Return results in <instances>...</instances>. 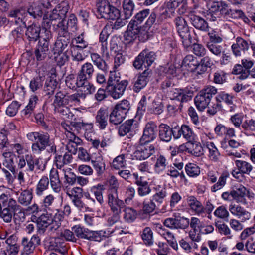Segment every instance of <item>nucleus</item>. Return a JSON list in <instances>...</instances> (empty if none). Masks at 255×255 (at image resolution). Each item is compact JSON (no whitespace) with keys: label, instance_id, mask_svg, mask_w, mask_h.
Listing matches in <instances>:
<instances>
[{"label":"nucleus","instance_id":"obj_1","mask_svg":"<svg viewBox=\"0 0 255 255\" xmlns=\"http://www.w3.org/2000/svg\"><path fill=\"white\" fill-rule=\"evenodd\" d=\"M27 137L33 142L31 150L34 154H40L45 150L52 139L48 133L43 131L30 132L27 134Z\"/></svg>","mask_w":255,"mask_h":255},{"label":"nucleus","instance_id":"obj_2","mask_svg":"<svg viewBox=\"0 0 255 255\" xmlns=\"http://www.w3.org/2000/svg\"><path fill=\"white\" fill-rule=\"evenodd\" d=\"M190 88H176L171 90L169 93L171 99L176 100L180 102L178 109L174 105H168L167 109L169 111H174L179 109L181 110L183 105V103L187 102L191 100L193 96V91Z\"/></svg>","mask_w":255,"mask_h":255},{"label":"nucleus","instance_id":"obj_3","mask_svg":"<svg viewBox=\"0 0 255 255\" xmlns=\"http://www.w3.org/2000/svg\"><path fill=\"white\" fill-rule=\"evenodd\" d=\"M128 83L127 80H120L119 78L111 76L108 80L106 89L114 99H118L123 95Z\"/></svg>","mask_w":255,"mask_h":255},{"label":"nucleus","instance_id":"obj_4","mask_svg":"<svg viewBox=\"0 0 255 255\" xmlns=\"http://www.w3.org/2000/svg\"><path fill=\"white\" fill-rule=\"evenodd\" d=\"M27 164V170L33 172L36 171H43L45 169V165L39 158H35L31 154H26L25 156L19 157L18 163V168L22 169L26 166Z\"/></svg>","mask_w":255,"mask_h":255},{"label":"nucleus","instance_id":"obj_5","mask_svg":"<svg viewBox=\"0 0 255 255\" xmlns=\"http://www.w3.org/2000/svg\"><path fill=\"white\" fill-rule=\"evenodd\" d=\"M175 23L183 46L188 48L192 44V38L186 21L184 18L178 17L175 19Z\"/></svg>","mask_w":255,"mask_h":255},{"label":"nucleus","instance_id":"obj_6","mask_svg":"<svg viewBox=\"0 0 255 255\" xmlns=\"http://www.w3.org/2000/svg\"><path fill=\"white\" fill-rule=\"evenodd\" d=\"M156 58L154 52L144 50L135 57L133 62V66L136 69H143L151 65Z\"/></svg>","mask_w":255,"mask_h":255},{"label":"nucleus","instance_id":"obj_7","mask_svg":"<svg viewBox=\"0 0 255 255\" xmlns=\"http://www.w3.org/2000/svg\"><path fill=\"white\" fill-rule=\"evenodd\" d=\"M44 245L49 250L55 251L62 254H64L67 251L65 242L59 237L46 238L44 241Z\"/></svg>","mask_w":255,"mask_h":255},{"label":"nucleus","instance_id":"obj_8","mask_svg":"<svg viewBox=\"0 0 255 255\" xmlns=\"http://www.w3.org/2000/svg\"><path fill=\"white\" fill-rule=\"evenodd\" d=\"M145 25L147 27H150L155 22L156 19V14L155 12L150 13V10L145 9L138 12L134 17V19L130 21H134L136 25H139L148 16Z\"/></svg>","mask_w":255,"mask_h":255},{"label":"nucleus","instance_id":"obj_9","mask_svg":"<svg viewBox=\"0 0 255 255\" xmlns=\"http://www.w3.org/2000/svg\"><path fill=\"white\" fill-rule=\"evenodd\" d=\"M18 215L16 213H13L7 208H3L2 211L0 212V217L3 222L7 223H10L8 226L7 233H11L16 229V222L18 220L17 216Z\"/></svg>","mask_w":255,"mask_h":255},{"label":"nucleus","instance_id":"obj_10","mask_svg":"<svg viewBox=\"0 0 255 255\" xmlns=\"http://www.w3.org/2000/svg\"><path fill=\"white\" fill-rule=\"evenodd\" d=\"M40 243V239L37 235L32 236L30 240L26 237L23 238L22 245L23 246V250L21 255H30L33 253L36 247L39 245Z\"/></svg>","mask_w":255,"mask_h":255},{"label":"nucleus","instance_id":"obj_11","mask_svg":"<svg viewBox=\"0 0 255 255\" xmlns=\"http://www.w3.org/2000/svg\"><path fill=\"white\" fill-rule=\"evenodd\" d=\"M157 126L153 123L146 124L143 135L140 138V142L141 144H146L153 141L156 137Z\"/></svg>","mask_w":255,"mask_h":255},{"label":"nucleus","instance_id":"obj_12","mask_svg":"<svg viewBox=\"0 0 255 255\" xmlns=\"http://www.w3.org/2000/svg\"><path fill=\"white\" fill-rule=\"evenodd\" d=\"M107 197L108 204L112 212H121L125 207L124 201L119 198L118 192H108Z\"/></svg>","mask_w":255,"mask_h":255},{"label":"nucleus","instance_id":"obj_13","mask_svg":"<svg viewBox=\"0 0 255 255\" xmlns=\"http://www.w3.org/2000/svg\"><path fill=\"white\" fill-rule=\"evenodd\" d=\"M144 144L137 148L136 150L133 154L134 158L139 160H145L155 153V148L153 145Z\"/></svg>","mask_w":255,"mask_h":255},{"label":"nucleus","instance_id":"obj_14","mask_svg":"<svg viewBox=\"0 0 255 255\" xmlns=\"http://www.w3.org/2000/svg\"><path fill=\"white\" fill-rule=\"evenodd\" d=\"M229 210L231 213L239 219L241 222H246L251 217V213L240 205L231 204L229 206Z\"/></svg>","mask_w":255,"mask_h":255},{"label":"nucleus","instance_id":"obj_15","mask_svg":"<svg viewBox=\"0 0 255 255\" xmlns=\"http://www.w3.org/2000/svg\"><path fill=\"white\" fill-rule=\"evenodd\" d=\"M140 27L134 21H130L124 35V40L127 44L133 42L137 38L140 31Z\"/></svg>","mask_w":255,"mask_h":255},{"label":"nucleus","instance_id":"obj_16","mask_svg":"<svg viewBox=\"0 0 255 255\" xmlns=\"http://www.w3.org/2000/svg\"><path fill=\"white\" fill-rule=\"evenodd\" d=\"M151 75L152 71L148 68L145 69L143 72L140 74L138 76L137 80L134 82L133 87V91L138 93L143 89L147 85Z\"/></svg>","mask_w":255,"mask_h":255},{"label":"nucleus","instance_id":"obj_17","mask_svg":"<svg viewBox=\"0 0 255 255\" xmlns=\"http://www.w3.org/2000/svg\"><path fill=\"white\" fill-rule=\"evenodd\" d=\"M41 27L40 25L32 23L29 25L25 32L26 39L29 44L34 43L40 37Z\"/></svg>","mask_w":255,"mask_h":255},{"label":"nucleus","instance_id":"obj_18","mask_svg":"<svg viewBox=\"0 0 255 255\" xmlns=\"http://www.w3.org/2000/svg\"><path fill=\"white\" fill-rule=\"evenodd\" d=\"M175 134H176V127L172 128L164 124H161L159 126V137L161 140L169 142Z\"/></svg>","mask_w":255,"mask_h":255},{"label":"nucleus","instance_id":"obj_19","mask_svg":"<svg viewBox=\"0 0 255 255\" xmlns=\"http://www.w3.org/2000/svg\"><path fill=\"white\" fill-rule=\"evenodd\" d=\"M56 78V75L55 73L51 74L47 78L43 89L45 96L50 97L54 94L58 84Z\"/></svg>","mask_w":255,"mask_h":255},{"label":"nucleus","instance_id":"obj_20","mask_svg":"<svg viewBox=\"0 0 255 255\" xmlns=\"http://www.w3.org/2000/svg\"><path fill=\"white\" fill-rule=\"evenodd\" d=\"M176 134L174 135V139H179L181 136H183L188 142H190L194 139L195 134L189 126L182 125L181 127H176Z\"/></svg>","mask_w":255,"mask_h":255},{"label":"nucleus","instance_id":"obj_21","mask_svg":"<svg viewBox=\"0 0 255 255\" xmlns=\"http://www.w3.org/2000/svg\"><path fill=\"white\" fill-rule=\"evenodd\" d=\"M137 128V122L130 119L127 120L125 123L120 125L118 129V134L120 136H124L128 133L130 135L135 132Z\"/></svg>","mask_w":255,"mask_h":255},{"label":"nucleus","instance_id":"obj_22","mask_svg":"<svg viewBox=\"0 0 255 255\" xmlns=\"http://www.w3.org/2000/svg\"><path fill=\"white\" fill-rule=\"evenodd\" d=\"M109 119V115L107 110L101 108L95 116V124L100 129L103 130L108 125Z\"/></svg>","mask_w":255,"mask_h":255},{"label":"nucleus","instance_id":"obj_23","mask_svg":"<svg viewBox=\"0 0 255 255\" xmlns=\"http://www.w3.org/2000/svg\"><path fill=\"white\" fill-rule=\"evenodd\" d=\"M95 72V68L93 65L87 62L83 64L79 71L77 75L80 80H90L92 78Z\"/></svg>","mask_w":255,"mask_h":255},{"label":"nucleus","instance_id":"obj_24","mask_svg":"<svg viewBox=\"0 0 255 255\" xmlns=\"http://www.w3.org/2000/svg\"><path fill=\"white\" fill-rule=\"evenodd\" d=\"M167 7L171 11L177 8L179 14H183L188 8L187 0H169L167 4Z\"/></svg>","mask_w":255,"mask_h":255},{"label":"nucleus","instance_id":"obj_25","mask_svg":"<svg viewBox=\"0 0 255 255\" xmlns=\"http://www.w3.org/2000/svg\"><path fill=\"white\" fill-rule=\"evenodd\" d=\"M52 215L50 213H43L37 219V225L39 233H43L49 225L52 223Z\"/></svg>","mask_w":255,"mask_h":255},{"label":"nucleus","instance_id":"obj_26","mask_svg":"<svg viewBox=\"0 0 255 255\" xmlns=\"http://www.w3.org/2000/svg\"><path fill=\"white\" fill-rule=\"evenodd\" d=\"M250 43L243 39L241 37H237L236 40V43H234L232 46V49L234 54L236 56H240L242 52H244L247 50Z\"/></svg>","mask_w":255,"mask_h":255},{"label":"nucleus","instance_id":"obj_27","mask_svg":"<svg viewBox=\"0 0 255 255\" xmlns=\"http://www.w3.org/2000/svg\"><path fill=\"white\" fill-rule=\"evenodd\" d=\"M49 183L54 192L59 193L61 191L62 183L59 179L58 170L52 169L50 172Z\"/></svg>","mask_w":255,"mask_h":255},{"label":"nucleus","instance_id":"obj_28","mask_svg":"<svg viewBox=\"0 0 255 255\" xmlns=\"http://www.w3.org/2000/svg\"><path fill=\"white\" fill-rule=\"evenodd\" d=\"M48 7L42 1L33 3L28 9V13L35 18H41L43 14V10Z\"/></svg>","mask_w":255,"mask_h":255},{"label":"nucleus","instance_id":"obj_29","mask_svg":"<svg viewBox=\"0 0 255 255\" xmlns=\"http://www.w3.org/2000/svg\"><path fill=\"white\" fill-rule=\"evenodd\" d=\"M186 201L190 210L197 215L204 213V207L202 203L194 196H188Z\"/></svg>","mask_w":255,"mask_h":255},{"label":"nucleus","instance_id":"obj_30","mask_svg":"<svg viewBox=\"0 0 255 255\" xmlns=\"http://www.w3.org/2000/svg\"><path fill=\"white\" fill-rule=\"evenodd\" d=\"M183 166L184 164L182 162L173 163L172 165L167 167V175L173 178L179 176L180 178H184V174L182 170Z\"/></svg>","mask_w":255,"mask_h":255},{"label":"nucleus","instance_id":"obj_31","mask_svg":"<svg viewBox=\"0 0 255 255\" xmlns=\"http://www.w3.org/2000/svg\"><path fill=\"white\" fill-rule=\"evenodd\" d=\"M69 136L70 137L68 138L66 149L69 152L75 155L78 150V146L81 144L82 141L75 134L70 133Z\"/></svg>","mask_w":255,"mask_h":255},{"label":"nucleus","instance_id":"obj_32","mask_svg":"<svg viewBox=\"0 0 255 255\" xmlns=\"http://www.w3.org/2000/svg\"><path fill=\"white\" fill-rule=\"evenodd\" d=\"M4 158L3 165L11 172L14 171L15 164L17 162V156L13 152H5L2 154Z\"/></svg>","mask_w":255,"mask_h":255},{"label":"nucleus","instance_id":"obj_33","mask_svg":"<svg viewBox=\"0 0 255 255\" xmlns=\"http://www.w3.org/2000/svg\"><path fill=\"white\" fill-rule=\"evenodd\" d=\"M189 19L192 24L198 29L206 31L209 27L208 23L202 17L191 13L189 14Z\"/></svg>","mask_w":255,"mask_h":255},{"label":"nucleus","instance_id":"obj_34","mask_svg":"<svg viewBox=\"0 0 255 255\" xmlns=\"http://www.w3.org/2000/svg\"><path fill=\"white\" fill-rule=\"evenodd\" d=\"M16 194L18 203L23 206H26L29 205L33 199L32 193L28 189L19 191Z\"/></svg>","mask_w":255,"mask_h":255},{"label":"nucleus","instance_id":"obj_35","mask_svg":"<svg viewBox=\"0 0 255 255\" xmlns=\"http://www.w3.org/2000/svg\"><path fill=\"white\" fill-rule=\"evenodd\" d=\"M109 36L107 29L105 27L101 32L99 41L101 43V50L104 57L108 59L110 58V52L108 48L107 40Z\"/></svg>","mask_w":255,"mask_h":255},{"label":"nucleus","instance_id":"obj_36","mask_svg":"<svg viewBox=\"0 0 255 255\" xmlns=\"http://www.w3.org/2000/svg\"><path fill=\"white\" fill-rule=\"evenodd\" d=\"M70 40V38L58 37L54 44V50L55 53H60L64 52L65 51L67 52Z\"/></svg>","mask_w":255,"mask_h":255},{"label":"nucleus","instance_id":"obj_37","mask_svg":"<svg viewBox=\"0 0 255 255\" xmlns=\"http://www.w3.org/2000/svg\"><path fill=\"white\" fill-rule=\"evenodd\" d=\"M76 48L73 47L71 50L72 62L70 63L72 71H75L79 66V63L82 62L85 58V56L80 52L76 51Z\"/></svg>","mask_w":255,"mask_h":255},{"label":"nucleus","instance_id":"obj_38","mask_svg":"<svg viewBox=\"0 0 255 255\" xmlns=\"http://www.w3.org/2000/svg\"><path fill=\"white\" fill-rule=\"evenodd\" d=\"M110 5V3L106 0H99L97 2V11L100 18L106 19L108 15L107 14Z\"/></svg>","mask_w":255,"mask_h":255},{"label":"nucleus","instance_id":"obj_39","mask_svg":"<svg viewBox=\"0 0 255 255\" xmlns=\"http://www.w3.org/2000/svg\"><path fill=\"white\" fill-rule=\"evenodd\" d=\"M23 11L22 9L20 8H13L9 11L7 16L11 19V21L20 25L25 23L23 20Z\"/></svg>","mask_w":255,"mask_h":255},{"label":"nucleus","instance_id":"obj_40","mask_svg":"<svg viewBox=\"0 0 255 255\" xmlns=\"http://www.w3.org/2000/svg\"><path fill=\"white\" fill-rule=\"evenodd\" d=\"M126 116V114L114 107L109 114V122L112 124L118 125L125 119Z\"/></svg>","mask_w":255,"mask_h":255},{"label":"nucleus","instance_id":"obj_41","mask_svg":"<svg viewBox=\"0 0 255 255\" xmlns=\"http://www.w3.org/2000/svg\"><path fill=\"white\" fill-rule=\"evenodd\" d=\"M168 162L165 157L160 155L157 157L154 167V170L158 174H162L167 167Z\"/></svg>","mask_w":255,"mask_h":255},{"label":"nucleus","instance_id":"obj_42","mask_svg":"<svg viewBox=\"0 0 255 255\" xmlns=\"http://www.w3.org/2000/svg\"><path fill=\"white\" fill-rule=\"evenodd\" d=\"M67 94L65 91H59L57 92L55 95V98L52 104L55 108L62 106H66L67 105Z\"/></svg>","mask_w":255,"mask_h":255},{"label":"nucleus","instance_id":"obj_43","mask_svg":"<svg viewBox=\"0 0 255 255\" xmlns=\"http://www.w3.org/2000/svg\"><path fill=\"white\" fill-rule=\"evenodd\" d=\"M45 80V77L43 74H39L38 76L34 77L30 81L29 84V88L31 91L33 92H35L41 89Z\"/></svg>","mask_w":255,"mask_h":255},{"label":"nucleus","instance_id":"obj_44","mask_svg":"<svg viewBox=\"0 0 255 255\" xmlns=\"http://www.w3.org/2000/svg\"><path fill=\"white\" fill-rule=\"evenodd\" d=\"M210 101V100L207 98L206 96H204L202 93H201L200 92L194 98V103L196 107L201 111H203L208 107Z\"/></svg>","mask_w":255,"mask_h":255},{"label":"nucleus","instance_id":"obj_45","mask_svg":"<svg viewBox=\"0 0 255 255\" xmlns=\"http://www.w3.org/2000/svg\"><path fill=\"white\" fill-rule=\"evenodd\" d=\"M182 65L183 66L188 67L190 70H194L200 66L199 62L193 55H188L183 59Z\"/></svg>","mask_w":255,"mask_h":255},{"label":"nucleus","instance_id":"obj_46","mask_svg":"<svg viewBox=\"0 0 255 255\" xmlns=\"http://www.w3.org/2000/svg\"><path fill=\"white\" fill-rule=\"evenodd\" d=\"M110 234L105 231H93L89 230L87 240L100 242L108 237Z\"/></svg>","mask_w":255,"mask_h":255},{"label":"nucleus","instance_id":"obj_47","mask_svg":"<svg viewBox=\"0 0 255 255\" xmlns=\"http://www.w3.org/2000/svg\"><path fill=\"white\" fill-rule=\"evenodd\" d=\"M49 180L47 176H43L38 182L35 189V194L38 196H42L49 187Z\"/></svg>","mask_w":255,"mask_h":255},{"label":"nucleus","instance_id":"obj_48","mask_svg":"<svg viewBox=\"0 0 255 255\" xmlns=\"http://www.w3.org/2000/svg\"><path fill=\"white\" fill-rule=\"evenodd\" d=\"M91 163L97 176H101L106 170V164L103 159L101 157H99L95 160H92Z\"/></svg>","mask_w":255,"mask_h":255},{"label":"nucleus","instance_id":"obj_49","mask_svg":"<svg viewBox=\"0 0 255 255\" xmlns=\"http://www.w3.org/2000/svg\"><path fill=\"white\" fill-rule=\"evenodd\" d=\"M247 189L244 186H240L236 190H232L233 200L237 203H245Z\"/></svg>","mask_w":255,"mask_h":255},{"label":"nucleus","instance_id":"obj_50","mask_svg":"<svg viewBox=\"0 0 255 255\" xmlns=\"http://www.w3.org/2000/svg\"><path fill=\"white\" fill-rule=\"evenodd\" d=\"M49 50V47L47 44L42 43L38 44L36 49L35 50V55L37 61L44 60L47 57V52Z\"/></svg>","mask_w":255,"mask_h":255},{"label":"nucleus","instance_id":"obj_51","mask_svg":"<svg viewBox=\"0 0 255 255\" xmlns=\"http://www.w3.org/2000/svg\"><path fill=\"white\" fill-rule=\"evenodd\" d=\"M228 5L223 1L213 2L209 8L211 12H220V14H226Z\"/></svg>","mask_w":255,"mask_h":255},{"label":"nucleus","instance_id":"obj_52","mask_svg":"<svg viewBox=\"0 0 255 255\" xmlns=\"http://www.w3.org/2000/svg\"><path fill=\"white\" fill-rule=\"evenodd\" d=\"M89 80H82L81 82V84L79 88H80V91L81 93L80 94H84L85 96V99L87 95L92 94L95 91V87L92 83H90Z\"/></svg>","mask_w":255,"mask_h":255},{"label":"nucleus","instance_id":"obj_53","mask_svg":"<svg viewBox=\"0 0 255 255\" xmlns=\"http://www.w3.org/2000/svg\"><path fill=\"white\" fill-rule=\"evenodd\" d=\"M235 164L237 169L245 174L249 175L253 170L252 165L247 161L236 160H235Z\"/></svg>","mask_w":255,"mask_h":255},{"label":"nucleus","instance_id":"obj_54","mask_svg":"<svg viewBox=\"0 0 255 255\" xmlns=\"http://www.w3.org/2000/svg\"><path fill=\"white\" fill-rule=\"evenodd\" d=\"M134 6L132 0H124L123 8L125 19H128L132 15Z\"/></svg>","mask_w":255,"mask_h":255},{"label":"nucleus","instance_id":"obj_55","mask_svg":"<svg viewBox=\"0 0 255 255\" xmlns=\"http://www.w3.org/2000/svg\"><path fill=\"white\" fill-rule=\"evenodd\" d=\"M38 98L37 96H32L29 101L28 104L23 110L22 114L26 117H29L34 112V108L37 103Z\"/></svg>","mask_w":255,"mask_h":255},{"label":"nucleus","instance_id":"obj_56","mask_svg":"<svg viewBox=\"0 0 255 255\" xmlns=\"http://www.w3.org/2000/svg\"><path fill=\"white\" fill-rule=\"evenodd\" d=\"M79 76L77 75L76 78L73 74L68 75L66 78V84L71 89L75 90L79 88L82 80H79Z\"/></svg>","mask_w":255,"mask_h":255},{"label":"nucleus","instance_id":"obj_57","mask_svg":"<svg viewBox=\"0 0 255 255\" xmlns=\"http://www.w3.org/2000/svg\"><path fill=\"white\" fill-rule=\"evenodd\" d=\"M187 145H189L188 153L196 157H199L203 154V149L200 143L197 142H188Z\"/></svg>","mask_w":255,"mask_h":255},{"label":"nucleus","instance_id":"obj_58","mask_svg":"<svg viewBox=\"0 0 255 255\" xmlns=\"http://www.w3.org/2000/svg\"><path fill=\"white\" fill-rule=\"evenodd\" d=\"M137 186V193L140 196H145L149 194L151 192V189L146 180L140 181V182L136 184Z\"/></svg>","mask_w":255,"mask_h":255},{"label":"nucleus","instance_id":"obj_59","mask_svg":"<svg viewBox=\"0 0 255 255\" xmlns=\"http://www.w3.org/2000/svg\"><path fill=\"white\" fill-rule=\"evenodd\" d=\"M206 147L209 150V157L210 160L217 161L220 154L214 143L212 142H207Z\"/></svg>","mask_w":255,"mask_h":255},{"label":"nucleus","instance_id":"obj_60","mask_svg":"<svg viewBox=\"0 0 255 255\" xmlns=\"http://www.w3.org/2000/svg\"><path fill=\"white\" fill-rule=\"evenodd\" d=\"M123 218L126 222H133L136 218L137 212L132 208L127 207L123 210Z\"/></svg>","mask_w":255,"mask_h":255},{"label":"nucleus","instance_id":"obj_61","mask_svg":"<svg viewBox=\"0 0 255 255\" xmlns=\"http://www.w3.org/2000/svg\"><path fill=\"white\" fill-rule=\"evenodd\" d=\"M11 34L13 38V44L18 45L23 43L22 28L20 25L12 30Z\"/></svg>","mask_w":255,"mask_h":255},{"label":"nucleus","instance_id":"obj_62","mask_svg":"<svg viewBox=\"0 0 255 255\" xmlns=\"http://www.w3.org/2000/svg\"><path fill=\"white\" fill-rule=\"evenodd\" d=\"M56 27V30L58 33V37L70 38V33L68 31V27L64 24L63 20L59 22Z\"/></svg>","mask_w":255,"mask_h":255},{"label":"nucleus","instance_id":"obj_63","mask_svg":"<svg viewBox=\"0 0 255 255\" xmlns=\"http://www.w3.org/2000/svg\"><path fill=\"white\" fill-rule=\"evenodd\" d=\"M141 237L146 245L150 246L153 244V232L150 227H145L143 230Z\"/></svg>","mask_w":255,"mask_h":255},{"label":"nucleus","instance_id":"obj_64","mask_svg":"<svg viewBox=\"0 0 255 255\" xmlns=\"http://www.w3.org/2000/svg\"><path fill=\"white\" fill-rule=\"evenodd\" d=\"M185 169L187 174L190 177H197L200 173L199 167L194 163H188L186 165Z\"/></svg>","mask_w":255,"mask_h":255}]
</instances>
